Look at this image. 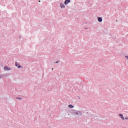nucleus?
<instances>
[{"label": "nucleus", "mask_w": 128, "mask_h": 128, "mask_svg": "<svg viewBox=\"0 0 128 128\" xmlns=\"http://www.w3.org/2000/svg\"><path fill=\"white\" fill-rule=\"evenodd\" d=\"M4 70H10V67H8V66H4Z\"/></svg>", "instance_id": "1"}, {"label": "nucleus", "mask_w": 128, "mask_h": 128, "mask_svg": "<svg viewBox=\"0 0 128 128\" xmlns=\"http://www.w3.org/2000/svg\"><path fill=\"white\" fill-rule=\"evenodd\" d=\"M60 6L61 8H65L64 5L62 3H60Z\"/></svg>", "instance_id": "3"}, {"label": "nucleus", "mask_w": 128, "mask_h": 128, "mask_svg": "<svg viewBox=\"0 0 128 128\" xmlns=\"http://www.w3.org/2000/svg\"><path fill=\"white\" fill-rule=\"evenodd\" d=\"M58 63H60V61L56 62V64H58Z\"/></svg>", "instance_id": "11"}, {"label": "nucleus", "mask_w": 128, "mask_h": 128, "mask_svg": "<svg viewBox=\"0 0 128 128\" xmlns=\"http://www.w3.org/2000/svg\"><path fill=\"white\" fill-rule=\"evenodd\" d=\"M39 2H40V0H39Z\"/></svg>", "instance_id": "13"}, {"label": "nucleus", "mask_w": 128, "mask_h": 128, "mask_svg": "<svg viewBox=\"0 0 128 128\" xmlns=\"http://www.w3.org/2000/svg\"><path fill=\"white\" fill-rule=\"evenodd\" d=\"M15 66H18V62H16Z\"/></svg>", "instance_id": "7"}, {"label": "nucleus", "mask_w": 128, "mask_h": 128, "mask_svg": "<svg viewBox=\"0 0 128 128\" xmlns=\"http://www.w3.org/2000/svg\"><path fill=\"white\" fill-rule=\"evenodd\" d=\"M68 108H74V106H72V104H70L68 105Z\"/></svg>", "instance_id": "6"}, {"label": "nucleus", "mask_w": 128, "mask_h": 128, "mask_svg": "<svg viewBox=\"0 0 128 128\" xmlns=\"http://www.w3.org/2000/svg\"><path fill=\"white\" fill-rule=\"evenodd\" d=\"M119 116H121L122 120H124V118L122 117V116H124V115H122V114H120Z\"/></svg>", "instance_id": "5"}, {"label": "nucleus", "mask_w": 128, "mask_h": 128, "mask_svg": "<svg viewBox=\"0 0 128 128\" xmlns=\"http://www.w3.org/2000/svg\"><path fill=\"white\" fill-rule=\"evenodd\" d=\"M128 118H125V120H128Z\"/></svg>", "instance_id": "12"}, {"label": "nucleus", "mask_w": 128, "mask_h": 128, "mask_svg": "<svg viewBox=\"0 0 128 128\" xmlns=\"http://www.w3.org/2000/svg\"><path fill=\"white\" fill-rule=\"evenodd\" d=\"M125 58H126L128 60V56H125Z\"/></svg>", "instance_id": "10"}, {"label": "nucleus", "mask_w": 128, "mask_h": 128, "mask_svg": "<svg viewBox=\"0 0 128 128\" xmlns=\"http://www.w3.org/2000/svg\"><path fill=\"white\" fill-rule=\"evenodd\" d=\"M69 2H70V0H66L64 4H68Z\"/></svg>", "instance_id": "2"}, {"label": "nucleus", "mask_w": 128, "mask_h": 128, "mask_svg": "<svg viewBox=\"0 0 128 128\" xmlns=\"http://www.w3.org/2000/svg\"><path fill=\"white\" fill-rule=\"evenodd\" d=\"M98 22H102V18H98Z\"/></svg>", "instance_id": "4"}, {"label": "nucleus", "mask_w": 128, "mask_h": 128, "mask_svg": "<svg viewBox=\"0 0 128 128\" xmlns=\"http://www.w3.org/2000/svg\"><path fill=\"white\" fill-rule=\"evenodd\" d=\"M18 100H22V98H17Z\"/></svg>", "instance_id": "9"}, {"label": "nucleus", "mask_w": 128, "mask_h": 128, "mask_svg": "<svg viewBox=\"0 0 128 128\" xmlns=\"http://www.w3.org/2000/svg\"><path fill=\"white\" fill-rule=\"evenodd\" d=\"M22 68V66H18V68Z\"/></svg>", "instance_id": "8"}]
</instances>
